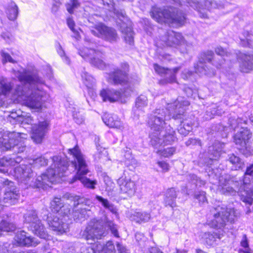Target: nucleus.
<instances>
[{"label": "nucleus", "mask_w": 253, "mask_h": 253, "mask_svg": "<svg viewBox=\"0 0 253 253\" xmlns=\"http://www.w3.org/2000/svg\"><path fill=\"white\" fill-rule=\"evenodd\" d=\"M17 77L24 84L17 85L12 93L13 83L6 78H0V99L11 94V99L15 103L23 104L32 109H42L44 102V92L38 86L44 84L42 79L36 74H30L26 70L19 72Z\"/></svg>", "instance_id": "1"}, {"label": "nucleus", "mask_w": 253, "mask_h": 253, "mask_svg": "<svg viewBox=\"0 0 253 253\" xmlns=\"http://www.w3.org/2000/svg\"><path fill=\"white\" fill-rule=\"evenodd\" d=\"M67 168V162L62 160L60 156H55L51 158V164L47 170V173H43L39 176L36 179V184L33 183V173L30 164L21 165L16 167L15 173L21 183L29 186H36L40 187L53 183L55 177L63 176Z\"/></svg>", "instance_id": "2"}, {"label": "nucleus", "mask_w": 253, "mask_h": 253, "mask_svg": "<svg viewBox=\"0 0 253 253\" xmlns=\"http://www.w3.org/2000/svg\"><path fill=\"white\" fill-rule=\"evenodd\" d=\"M68 152L74 158V160L71 162V165L77 170L75 178L80 180L85 188L94 189L97 181L95 179L91 180L86 176L89 172V170L84 156L79 147L76 146L72 149H69Z\"/></svg>", "instance_id": "3"}, {"label": "nucleus", "mask_w": 253, "mask_h": 253, "mask_svg": "<svg viewBox=\"0 0 253 253\" xmlns=\"http://www.w3.org/2000/svg\"><path fill=\"white\" fill-rule=\"evenodd\" d=\"M212 218L207 223L214 228L222 229L228 222L233 223L239 216V212L234 209L217 206L211 210Z\"/></svg>", "instance_id": "4"}, {"label": "nucleus", "mask_w": 253, "mask_h": 253, "mask_svg": "<svg viewBox=\"0 0 253 253\" xmlns=\"http://www.w3.org/2000/svg\"><path fill=\"white\" fill-rule=\"evenodd\" d=\"M202 61L200 60L199 63L195 66L196 73L201 76L206 75L208 77H212L215 74L214 69L209 68L205 65L203 62L207 61L215 66L217 69H226L229 68L230 65L224 66L222 59H218L214 56V53L211 50H207L201 54Z\"/></svg>", "instance_id": "5"}, {"label": "nucleus", "mask_w": 253, "mask_h": 253, "mask_svg": "<svg viewBox=\"0 0 253 253\" xmlns=\"http://www.w3.org/2000/svg\"><path fill=\"white\" fill-rule=\"evenodd\" d=\"M151 16L158 22H171L182 24L185 20L184 14L177 9H163L153 7L151 11Z\"/></svg>", "instance_id": "6"}, {"label": "nucleus", "mask_w": 253, "mask_h": 253, "mask_svg": "<svg viewBox=\"0 0 253 253\" xmlns=\"http://www.w3.org/2000/svg\"><path fill=\"white\" fill-rule=\"evenodd\" d=\"M150 144L156 149L163 145H171L177 139L175 131L170 126L165 130L152 132L150 134Z\"/></svg>", "instance_id": "7"}, {"label": "nucleus", "mask_w": 253, "mask_h": 253, "mask_svg": "<svg viewBox=\"0 0 253 253\" xmlns=\"http://www.w3.org/2000/svg\"><path fill=\"white\" fill-rule=\"evenodd\" d=\"M25 134L16 132H10L7 136H4L2 140H0V149L1 151H7L11 148L18 149V153L24 152L26 148L23 146H18V142L21 138H25Z\"/></svg>", "instance_id": "8"}, {"label": "nucleus", "mask_w": 253, "mask_h": 253, "mask_svg": "<svg viewBox=\"0 0 253 253\" xmlns=\"http://www.w3.org/2000/svg\"><path fill=\"white\" fill-rule=\"evenodd\" d=\"M103 226L99 220L93 219L89 221L85 229L80 232L82 238L88 241L100 239L104 234Z\"/></svg>", "instance_id": "9"}, {"label": "nucleus", "mask_w": 253, "mask_h": 253, "mask_svg": "<svg viewBox=\"0 0 253 253\" xmlns=\"http://www.w3.org/2000/svg\"><path fill=\"white\" fill-rule=\"evenodd\" d=\"M90 31L94 36L110 42H116L118 39L116 31L102 23L95 24L94 26L90 27Z\"/></svg>", "instance_id": "10"}, {"label": "nucleus", "mask_w": 253, "mask_h": 253, "mask_svg": "<svg viewBox=\"0 0 253 253\" xmlns=\"http://www.w3.org/2000/svg\"><path fill=\"white\" fill-rule=\"evenodd\" d=\"M79 54L91 65L99 69H104L105 67L104 62L99 58L102 53L94 49L84 47L79 51Z\"/></svg>", "instance_id": "11"}, {"label": "nucleus", "mask_w": 253, "mask_h": 253, "mask_svg": "<svg viewBox=\"0 0 253 253\" xmlns=\"http://www.w3.org/2000/svg\"><path fill=\"white\" fill-rule=\"evenodd\" d=\"M0 182L5 187V192L2 202L6 204V206L15 204L20 195L19 191L14 185V183L8 179H4V181H1Z\"/></svg>", "instance_id": "12"}, {"label": "nucleus", "mask_w": 253, "mask_h": 253, "mask_svg": "<svg viewBox=\"0 0 253 253\" xmlns=\"http://www.w3.org/2000/svg\"><path fill=\"white\" fill-rule=\"evenodd\" d=\"M116 14L118 18L117 22L120 25L121 30L124 34L126 42L129 44H131L133 42V32L132 28L130 26H128L127 24L126 23V22L129 21L126 13L123 11H118Z\"/></svg>", "instance_id": "13"}, {"label": "nucleus", "mask_w": 253, "mask_h": 253, "mask_svg": "<svg viewBox=\"0 0 253 253\" xmlns=\"http://www.w3.org/2000/svg\"><path fill=\"white\" fill-rule=\"evenodd\" d=\"M189 102L182 97H178L174 102L168 104V108L169 116L174 119H181Z\"/></svg>", "instance_id": "14"}, {"label": "nucleus", "mask_w": 253, "mask_h": 253, "mask_svg": "<svg viewBox=\"0 0 253 253\" xmlns=\"http://www.w3.org/2000/svg\"><path fill=\"white\" fill-rule=\"evenodd\" d=\"M129 66L127 63L122 64L120 69H115L109 75L108 81L114 84H123L128 81V72Z\"/></svg>", "instance_id": "15"}, {"label": "nucleus", "mask_w": 253, "mask_h": 253, "mask_svg": "<svg viewBox=\"0 0 253 253\" xmlns=\"http://www.w3.org/2000/svg\"><path fill=\"white\" fill-rule=\"evenodd\" d=\"M246 173L243 179V185L238 189L239 194L243 202L252 205L253 200V183H249L250 179L253 181V176L248 175L246 177Z\"/></svg>", "instance_id": "16"}, {"label": "nucleus", "mask_w": 253, "mask_h": 253, "mask_svg": "<svg viewBox=\"0 0 253 253\" xmlns=\"http://www.w3.org/2000/svg\"><path fill=\"white\" fill-rule=\"evenodd\" d=\"M174 1L179 2L182 5V2L186 1L189 5L197 10L199 12L200 16L201 18H207L208 17L207 11L210 10L212 7V2L209 0H205L204 3H199L198 0H173Z\"/></svg>", "instance_id": "17"}, {"label": "nucleus", "mask_w": 253, "mask_h": 253, "mask_svg": "<svg viewBox=\"0 0 253 253\" xmlns=\"http://www.w3.org/2000/svg\"><path fill=\"white\" fill-rule=\"evenodd\" d=\"M154 68L156 72L164 76L165 78L160 81V84L165 85L168 83H172L176 81V73L180 70V67H175L172 69L165 68L157 64H154Z\"/></svg>", "instance_id": "18"}, {"label": "nucleus", "mask_w": 253, "mask_h": 253, "mask_svg": "<svg viewBox=\"0 0 253 253\" xmlns=\"http://www.w3.org/2000/svg\"><path fill=\"white\" fill-rule=\"evenodd\" d=\"M100 95L103 101H109L110 102H115L118 101L125 102V98L127 96L125 92L122 93L119 90L108 88L101 90L100 92Z\"/></svg>", "instance_id": "19"}, {"label": "nucleus", "mask_w": 253, "mask_h": 253, "mask_svg": "<svg viewBox=\"0 0 253 253\" xmlns=\"http://www.w3.org/2000/svg\"><path fill=\"white\" fill-rule=\"evenodd\" d=\"M224 147V143L218 141L215 142L209 148V157L205 158V160L200 159V163L207 166L211 165L213 160H217L220 158Z\"/></svg>", "instance_id": "20"}, {"label": "nucleus", "mask_w": 253, "mask_h": 253, "mask_svg": "<svg viewBox=\"0 0 253 253\" xmlns=\"http://www.w3.org/2000/svg\"><path fill=\"white\" fill-rule=\"evenodd\" d=\"M239 70L243 73H249L253 70V53H245L239 52L236 53Z\"/></svg>", "instance_id": "21"}, {"label": "nucleus", "mask_w": 253, "mask_h": 253, "mask_svg": "<svg viewBox=\"0 0 253 253\" xmlns=\"http://www.w3.org/2000/svg\"><path fill=\"white\" fill-rule=\"evenodd\" d=\"M58 215L47 216V221L49 227L58 234L66 232L68 229V224L63 221L62 218L60 219Z\"/></svg>", "instance_id": "22"}, {"label": "nucleus", "mask_w": 253, "mask_h": 253, "mask_svg": "<svg viewBox=\"0 0 253 253\" xmlns=\"http://www.w3.org/2000/svg\"><path fill=\"white\" fill-rule=\"evenodd\" d=\"M118 184L121 193L126 194L129 197L134 195L136 191V186L134 181L126 177H121L118 180Z\"/></svg>", "instance_id": "23"}, {"label": "nucleus", "mask_w": 253, "mask_h": 253, "mask_svg": "<svg viewBox=\"0 0 253 253\" xmlns=\"http://www.w3.org/2000/svg\"><path fill=\"white\" fill-rule=\"evenodd\" d=\"M48 129L49 122L47 121L41 122L38 125H34L32 127V139L36 143H41Z\"/></svg>", "instance_id": "24"}, {"label": "nucleus", "mask_w": 253, "mask_h": 253, "mask_svg": "<svg viewBox=\"0 0 253 253\" xmlns=\"http://www.w3.org/2000/svg\"><path fill=\"white\" fill-rule=\"evenodd\" d=\"M161 40L164 42L163 45L174 46L178 45H182L185 41L182 35L173 31H169L166 34L162 37Z\"/></svg>", "instance_id": "25"}, {"label": "nucleus", "mask_w": 253, "mask_h": 253, "mask_svg": "<svg viewBox=\"0 0 253 253\" xmlns=\"http://www.w3.org/2000/svg\"><path fill=\"white\" fill-rule=\"evenodd\" d=\"M252 135V133L247 127H241L234 136V141L236 145L245 147Z\"/></svg>", "instance_id": "26"}, {"label": "nucleus", "mask_w": 253, "mask_h": 253, "mask_svg": "<svg viewBox=\"0 0 253 253\" xmlns=\"http://www.w3.org/2000/svg\"><path fill=\"white\" fill-rule=\"evenodd\" d=\"M15 240L21 246H36L39 242L35 238L27 236L24 231L18 232L15 237Z\"/></svg>", "instance_id": "27"}, {"label": "nucleus", "mask_w": 253, "mask_h": 253, "mask_svg": "<svg viewBox=\"0 0 253 253\" xmlns=\"http://www.w3.org/2000/svg\"><path fill=\"white\" fill-rule=\"evenodd\" d=\"M103 121L105 125L109 127L115 128L121 130L124 128L123 123L116 115H105L103 117Z\"/></svg>", "instance_id": "28"}, {"label": "nucleus", "mask_w": 253, "mask_h": 253, "mask_svg": "<svg viewBox=\"0 0 253 253\" xmlns=\"http://www.w3.org/2000/svg\"><path fill=\"white\" fill-rule=\"evenodd\" d=\"M166 120L167 119L161 118V117L156 118L154 116H150L148 124L154 132H159L162 130V128L166 125L165 123Z\"/></svg>", "instance_id": "29"}, {"label": "nucleus", "mask_w": 253, "mask_h": 253, "mask_svg": "<svg viewBox=\"0 0 253 253\" xmlns=\"http://www.w3.org/2000/svg\"><path fill=\"white\" fill-rule=\"evenodd\" d=\"M80 207L75 210L73 213L74 220L77 222L82 221L87 218L89 216L88 212L90 210L84 205L80 204Z\"/></svg>", "instance_id": "30"}, {"label": "nucleus", "mask_w": 253, "mask_h": 253, "mask_svg": "<svg viewBox=\"0 0 253 253\" xmlns=\"http://www.w3.org/2000/svg\"><path fill=\"white\" fill-rule=\"evenodd\" d=\"M28 228L35 235L42 239H47L49 236L41 221L36 224H33V226H29Z\"/></svg>", "instance_id": "31"}, {"label": "nucleus", "mask_w": 253, "mask_h": 253, "mask_svg": "<svg viewBox=\"0 0 253 253\" xmlns=\"http://www.w3.org/2000/svg\"><path fill=\"white\" fill-rule=\"evenodd\" d=\"M177 192L174 188H169L166 192L164 203L166 206L174 208L176 206Z\"/></svg>", "instance_id": "32"}, {"label": "nucleus", "mask_w": 253, "mask_h": 253, "mask_svg": "<svg viewBox=\"0 0 253 253\" xmlns=\"http://www.w3.org/2000/svg\"><path fill=\"white\" fill-rule=\"evenodd\" d=\"M151 214L146 211H135L130 216V219L137 223H145L149 221Z\"/></svg>", "instance_id": "33"}, {"label": "nucleus", "mask_w": 253, "mask_h": 253, "mask_svg": "<svg viewBox=\"0 0 253 253\" xmlns=\"http://www.w3.org/2000/svg\"><path fill=\"white\" fill-rule=\"evenodd\" d=\"M5 13L9 20H15L19 13L18 6L14 2L10 1L6 7Z\"/></svg>", "instance_id": "34"}, {"label": "nucleus", "mask_w": 253, "mask_h": 253, "mask_svg": "<svg viewBox=\"0 0 253 253\" xmlns=\"http://www.w3.org/2000/svg\"><path fill=\"white\" fill-rule=\"evenodd\" d=\"M21 159L17 158L15 160L14 158L3 157L0 159V171L3 173H6L8 170L5 169L9 166L15 165L16 163H19Z\"/></svg>", "instance_id": "35"}, {"label": "nucleus", "mask_w": 253, "mask_h": 253, "mask_svg": "<svg viewBox=\"0 0 253 253\" xmlns=\"http://www.w3.org/2000/svg\"><path fill=\"white\" fill-rule=\"evenodd\" d=\"M52 211L56 214L59 215L65 210V206L61 203V199L55 197L50 203Z\"/></svg>", "instance_id": "36"}, {"label": "nucleus", "mask_w": 253, "mask_h": 253, "mask_svg": "<svg viewBox=\"0 0 253 253\" xmlns=\"http://www.w3.org/2000/svg\"><path fill=\"white\" fill-rule=\"evenodd\" d=\"M240 43L244 47H251L253 43V35L247 31H244L240 36Z\"/></svg>", "instance_id": "37"}, {"label": "nucleus", "mask_w": 253, "mask_h": 253, "mask_svg": "<svg viewBox=\"0 0 253 253\" xmlns=\"http://www.w3.org/2000/svg\"><path fill=\"white\" fill-rule=\"evenodd\" d=\"M95 199L100 203L106 209L109 210L111 212L115 215H118V210L116 207L108 199H105L102 197L98 195L95 196Z\"/></svg>", "instance_id": "38"}, {"label": "nucleus", "mask_w": 253, "mask_h": 253, "mask_svg": "<svg viewBox=\"0 0 253 253\" xmlns=\"http://www.w3.org/2000/svg\"><path fill=\"white\" fill-rule=\"evenodd\" d=\"M25 222L29 224V226H33V224H36L38 222L41 221L37 215L35 211L30 210L27 211L24 216Z\"/></svg>", "instance_id": "39"}, {"label": "nucleus", "mask_w": 253, "mask_h": 253, "mask_svg": "<svg viewBox=\"0 0 253 253\" xmlns=\"http://www.w3.org/2000/svg\"><path fill=\"white\" fill-rule=\"evenodd\" d=\"M93 253H113L115 247L111 241H108L103 246L100 244L97 245L96 249H93Z\"/></svg>", "instance_id": "40"}, {"label": "nucleus", "mask_w": 253, "mask_h": 253, "mask_svg": "<svg viewBox=\"0 0 253 253\" xmlns=\"http://www.w3.org/2000/svg\"><path fill=\"white\" fill-rule=\"evenodd\" d=\"M228 161L232 165V170H238L242 169L244 166V162L238 156L234 154L228 155Z\"/></svg>", "instance_id": "41"}, {"label": "nucleus", "mask_w": 253, "mask_h": 253, "mask_svg": "<svg viewBox=\"0 0 253 253\" xmlns=\"http://www.w3.org/2000/svg\"><path fill=\"white\" fill-rule=\"evenodd\" d=\"M223 236V233L213 232L212 233H206L205 234V240L206 244L209 246L212 245L216 241V239H220Z\"/></svg>", "instance_id": "42"}, {"label": "nucleus", "mask_w": 253, "mask_h": 253, "mask_svg": "<svg viewBox=\"0 0 253 253\" xmlns=\"http://www.w3.org/2000/svg\"><path fill=\"white\" fill-rule=\"evenodd\" d=\"M16 229V226L13 222L2 220L0 222V231L3 232H13Z\"/></svg>", "instance_id": "43"}, {"label": "nucleus", "mask_w": 253, "mask_h": 253, "mask_svg": "<svg viewBox=\"0 0 253 253\" xmlns=\"http://www.w3.org/2000/svg\"><path fill=\"white\" fill-rule=\"evenodd\" d=\"M48 160L44 156H41L30 161L29 164L34 168H40L47 164Z\"/></svg>", "instance_id": "44"}, {"label": "nucleus", "mask_w": 253, "mask_h": 253, "mask_svg": "<svg viewBox=\"0 0 253 253\" xmlns=\"http://www.w3.org/2000/svg\"><path fill=\"white\" fill-rule=\"evenodd\" d=\"M229 181H225V179H223L222 177H220L219 180V186L221 187L222 193H229L234 194L235 190H233L232 187L227 186L229 184Z\"/></svg>", "instance_id": "45"}, {"label": "nucleus", "mask_w": 253, "mask_h": 253, "mask_svg": "<svg viewBox=\"0 0 253 253\" xmlns=\"http://www.w3.org/2000/svg\"><path fill=\"white\" fill-rule=\"evenodd\" d=\"M215 52L216 53V54L220 56L219 57H217L218 59H222L223 61L224 66H226L227 63L226 62V59L224 57H230L231 56H232V54L230 52H228L226 51L225 49L221 47L220 46H217L215 48Z\"/></svg>", "instance_id": "46"}, {"label": "nucleus", "mask_w": 253, "mask_h": 253, "mask_svg": "<svg viewBox=\"0 0 253 253\" xmlns=\"http://www.w3.org/2000/svg\"><path fill=\"white\" fill-rule=\"evenodd\" d=\"M147 97L144 95H140L137 97L135 101V107L139 110H142L147 106Z\"/></svg>", "instance_id": "47"}, {"label": "nucleus", "mask_w": 253, "mask_h": 253, "mask_svg": "<svg viewBox=\"0 0 253 253\" xmlns=\"http://www.w3.org/2000/svg\"><path fill=\"white\" fill-rule=\"evenodd\" d=\"M187 179L189 182L194 184L196 186L201 187L205 184L206 182L199 178L196 175L194 174H190L187 176Z\"/></svg>", "instance_id": "48"}, {"label": "nucleus", "mask_w": 253, "mask_h": 253, "mask_svg": "<svg viewBox=\"0 0 253 253\" xmlns=\"http://www.w3.org/2000/svg\"><path fill=\"white\" fill-rule=\"evenodd\" d=\"M80 5V2L77 0H69L66 4V7L68 12L72 14L75 9L78 8Z\"/></svg>", "instance_id": "49"}, {"label": "nucleus", "mask_w": 253, "mask_h": 253, "mask_svg": "<svg viewBox=\"0 0 253 253\" xmlns=\"http://www.w3.org/2000/svg\"><path fill=\"white\" fill-rule=\"evenodd\" d=\"M167 112H169L168 108L156 109L150 115V116H154V117L156 118L161 117V118L166 119V114Z\"/></svg>", "instance_id": "50"}, {"label": "nucleus", "mask_w": 253, "mask_h": 253, "mask_svg": "<svg viewBox=\"0 0 253 253\" xmlns=\"http://www.w3.org/2000/svg\"><path fill=\"white\" fill-rule=\"evenodd\" d=\"M105 225L107 227H108L111 233L114 235V236L116 237H119V233L118 232V228L117 225L115 224L113 221L111 220H108L107 219H106Z\"/></svg>", "instance_id": "51"}, {"label": "nucleus", "mask_w": 253, "mask_h": 253, "mask_svg": "<svg viewBox=\"0 0 253 253\" xmlns=\"http://www.w3.org/2000/svg\"><path fill=\"white\" fill-rule=\"evenodd\" d=\"M175 148L172 147L169 148H167L166 149H159L157 153L159 154L160 155L164 156L165 157H168L169 156H171L174 154L175 151Z\"/></svg>", "instance_id": "52"}, {"label": "nucleus", "mask_w": 253, "mask_h": 253, "mask_svg": "<svg viewBox=\"0 0 253 253\" xmlns=\"http://www.w3.org/2000/svg\"><path fill=\"white\" fill-rule=\"evenodd\" d=\"M104 182L105 184V189L108 192L112 191L115 188V183L112 181L111 178L108 176H104Z\"/></svg>", "instance_id": "53"}, {"label": "nucleus", "mask_w": 253, "mask_h": 253, "mask_svg": "<svg viewBox=\"0 0 253 253\" xmlns=\"http://www.w3.org/2000/svg\"><path fill=\"white\" fill-rule=\"evenodd\" d=\"M82 78L84 80V84L88 88H91L95 83V80L92 77L85 73L82 75Z\"/></svg>", "instance_id": "54"}, {"label": "nucleus", "mask_w": 253, "mask_h": 253, "mask_svg": "<svg viewBox=\"0 0 253 253\" xmlns=\"http://www.w3.org/2000/svg\"><path fill=\"white\" fill-rule=\"evenodd\" d=\"M219 108V106L214 105L211 109H210V113H211V115L210 116V119L212 118V116L213 115H217L219 116L221 115L224 113V111Z\"/></svg>", "instance_id": "55"}, {"label": "nucleus", "mask_w": 253, "mask_h": 253, "mask_svg": "<svg viewBox=\"0 0 253 253\" xmlns=\"http://www.w3.org/2000/svg\"><path fill=\"white\" fill-rule=\"evenodd\" d=\"M17 118V121L21 122V124H31L33 122V119L30 116L26 117L18 116Z\"/></svg>", "instance_id": "56"}, {"label": "nucleus", "mask_w": 253, "mask_h": 253, "mask_svg": "<svg viewBox=\"0 0 253 253\" xmlns=\"http://www.w3.org/2000/svg\"><path fill=\"white\" fill-rule=\"evenodd\" d=\"M195 198L198 199L200 203H204L207 201L206 193L204 191H200L195 195Z\"/></svg>", "instance_id": "57"}, {"label": "nucleus", "mask_w": 253, "mask_h": 253, "mask_svg": "<svg viewBox=\"0 0 253 253\" xmlns=\"http://www.w3.org/2000/svg\"><path fill=\"white\" fill-rule=\"evenodd\" d=\"M240 119L231 118L229 119V125L231 128L235 130L239 126Z\"/></svg>", "instance_id": "58"}, {"label": "nucleus", "mask_w": 253, "mask_h": 253, "mask_svg": "<svg viewBox=\"0 0 253 253\" xmlns=\"http://www.w3.org/2000/svg\"><path fill=\"white\" fill-rule=\"evenodd\" d=\"M185 144L186 146H190V145H198L199 146H201V142L200 140L195 139V138H190L188 139L185 142Z\"/></svg>", "instance_id": "59"}, {"label": "nucleus", "mask_w": 253, "mask_h": 253, "mask_svg": "<svg viewBox=\"0 0 253 253\" xmlns=\"http://www.w3.org/2000/svg\"><path fill=\"white\" fill-rule=\"evenodd\" d=\"M159 166L162 168L163 172H167L169 170V165L165 161H159L157 162Z\"/></svg>", "instance_id": "60"}, {"label": "nucleus", "mask_w": 253, "mask_h": 253, "mask_svg": "<svg viewBox=\"0 0 253 253\" xmlns=\"http://www.w3.org/2000/svg\"><path fill=\"white\" fill-rule=\"evenodd\" d=\"M1 56L3 59V60L5 61V62L8 61L11 63H15V61L14 60L12 57L10 56L9 54L8 53H4L3 52H1Z\"/></svg>", "instance_id": "61"}, {"label": "nucleus", "mask_w": 253, "mask_h": 253, "mask_svg": "<svg viewBox=\"0 0 253 253\" xmlns=\"http://www.w3.org/2000/svg\"><path fill=\"white\" fill-rule=\"evenodd\" d=\"M1 56L3 59V60L5 61V62L8 61L11 63H15V61L14 60L12 57L10 56L9 54L8 53H4L3 52H1Z\"/></svg>", "instance_id": "62"}, {"label": "nucleus", "mask_w": 253, "mask_h": 253, "mask_svg": "<svg viewBox=\"0 0 253 253\" xmlns=\"http://www.w3.org/2000/svg\"><path fill=\"white\" fill-rule=\"evenodd\" d=\"M117 249L119 253H129L126 248L119 243L117 244Z\"/></svg>", "instance_id": "63"}, {"label": "nucleus", "mask_w": 253, "mask_h": 253, "mask_svg": "<svg viewBox=\"0 0 253 253\" xmlns=\"http://www.w3.org/2000/svg\"><path fill=\"white\" fill-rule=\"evenodd\" d=\"M193 73L187 69L184 70L181 74L182 78L184 80H188L192 76Z\"/></svg>", "instance_id": "64"}]
</instances>
